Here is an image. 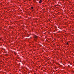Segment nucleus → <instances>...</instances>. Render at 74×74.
Listing matches in <instances>:
<instances>
[{
    "mask_svg": "<svg viewBox=\"0 0 74 74\" xmlns=\"http://www.w3.org/2000/svg\"><path fill=\"white\" fill-rule=\"evenodd\" d=\"M34 37H35V38H38V36H36V35H35V36H34Z\"/></svg>",
    "mask_w": 74,
    "mask_h": 74,
    "instance_id": "nucleus-1",
    "label": "nucleus"
},
{
    "mask_svg": "<svg viewBox=\"0 0 74 74\" xmlns=\"http://www.w3.org/2000/svg\"><path fill=\"white\" fill-rule=\"evenodd\" d=\"M41 2H42V1L41 0H40V1H39V3H41Z\"/></svg>",
    "mask_w": 74,
    "mask_h": 74,
    "instance_id": "nucleus-2",
    "label": "nucleus"
},
{
    "mask_svg": "<svg viewBox=\"0 0 74 74\" xmlns=\"http://www.w3.org/2000/svg\"><path fill=\"white\" fill-rule=\"evenodd\" d=\"M32 9H33V7H31Z\"/></svg>",
    "mask_w": 74,
    "mask_h": 74,
    "instance_id": "nucleus-3",
    "label": "nucleus"
},
{
    "mask_svg": "<svg viewBox=\"0 0 74 74\" xmlns=\"http://www.w3.org/2000/svg\"><path fill=\"white\" fill-rule=\"evenodd\" d=\"M68 43H67V45H68Z\"/></svg>",
    "mask_w": 74,
    "mask_h": 74,
    "instance_id": "nucleus-4",
    "label": "nucleus"
}]
</instances>
